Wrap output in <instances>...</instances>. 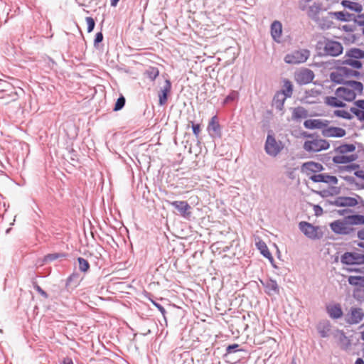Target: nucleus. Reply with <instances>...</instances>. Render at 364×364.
Listing matches in <instances>:
<instances>
[{"instance_id": "1", "label": "nucleus", "mask_w": 364, "mask_h": 364, "mask_svg": "<svg viewBox=\"0 0 364 364\" xmlns=\"http://www.w3.org/2000/svg\"><path fill=\"white\" fill-rule=\"evenodd\" d=\"M364 225V215H350L343 220H336L330 223L331 230L337 235H351L355 232L352 225Z\"/></svg>"}, {"instance_id": "2", "label": "nucleus", "mask_w": 364, "mask_h": 364, "mask_svg": "<svg viewBox=\"0 0 364 364\" xmlns=\"http://www.w3.org/2000/svg\"><path fill=\"white\" fill-rule=\"evenodd\" d=\"M299 228L304 235L311 240H320L323 232L319 226H314L311 223L301 221L299 223Z\"/></svg>"}, {"instance_id": "3", "label": "nucleus", "mask_w": 364, "mask_h": 364, "mask_svg": "<svg viewBox=\"0 0 364 364\" xmlns=\"http://www.w3.org/2000/svg\"><path fill=\"white\" fill-rule=\"evenodd\" d=\"M309 56L310 51L308 49H300L287 54L284 60L287 64H300L305 63Z\"/></svg>"}, {"instance_id": "4", "label": "nucleus", "mask_w": 364, "mask_h": 364, "mask_svg": "<svg viewBox=\"0 0 364 364\" xmlns=\"http://www.w3.org/2000/svg\"><path fill=\"white\" fill-rule=\"evenodd\" d=\"M329 146L330 144L326 140L318 139V136H316L311 140L306 141L303 148L308 152H318L322 150L328 149Z\"/></svg>"}, {"instance_id": "5", "label": "nucleus", "mask_w": 364, "mask_h": 364, "mask_svg": "<svg viewBox=\"0 0 364 364\" xmlns=\"http://www.w3.org/2000/svg\"><path fill=\"white\" fill-rule=\"evenodd\" d=\"M283 148L284 145L281 141H277L272 134H268L264 144V150L269 156H277Z\"/></svg>"}, {"instance_id": "6", "label": "nucleus", "mask_w": 364, "mask_h": 364, "mask_svg": "<svg viewBox=\"0 0 364 364\" xmlns=\"http://www.w3.org/2000/svg\"><path fill=\"white\" fill-rule=\"evenodd\" d=\"M324 55L338 56L342 53L343 48L341 43L326 39L324 42Z\"/></svg>"}, {"instance_id": "7", "label": "nucleus", "mask_w": 364, "mask_h": 364, "mask_svg": "<svg viewBox=\"0 0 364 364\" xmlns=\"http://www.w3.org/2000/svg\"><path fill=\"white\" fill-rule=\"evenodd\" d=\"M341 263L346 265L363 264L364 255L356 252H346L341 257Z\"/></svg>"}, {"instance_id": "8", "label": "nucleus", "mask_w": 364, "mask_h": 364, "mask_svg": "<svg viewBox=\"0 0 364 364\" xmlns=\"http://www.w3.org/2000/svg\"><path fill=\"white\" fill-rule=\"evenodd\" d=\"M324 170L323 165L318 162L307 161L301 166V172L309 177Z\"/></svg>"}, {"instance_id": "9", "label": "nucleus", "mask_w": 364, "mask_h": 364, "mask_svg": "<svg viewBox=\"0 0 364 364\" xmlns=\"http://www.w3.org/2000/svg\"><path fill=\"white\" fill-rule=\"evenodd\" d=\"M358 201L355 198L348 196H340L334 200H326L325 205H333L338 207H354L358 205Z\"/></svg>"}, {"instance_id": "10", "label": "nucleus", "mask_w": 364, "mask_h": 364, "mask_svg": "<svg viewBox=\"0 0 364 364\" xmlns=\"http://www.w3.org/2000/svg\"><path fill=\"white\" fill-rule=\"evenodd\" d=\"M103 254H106L105 249L98 243L92 244V262L100 269L105 264Z\"/></svg>"}, {"instance_id": "11", "label": "nucleus", "mask_w": 364, "mask_h": 364, "mask_svg": "<svg viewBox=\"0 0 364 364\" xmlns=\"http://www.w3.org/2000/svg\"><path fill=\"white\" fill-rule=\"evenodd\" d=\"M207 131L212 138H220L222 136L221 126L216 115L212 117L210 119L207 127Z\"/></svg>"}, {"instance_id": "12", "label": "nucleus", "mask_w": 364, "mask_h": 364, "mask_svg": "<svg viewBox=\"0 0 364 364\" xmlns=\"http://www.w3.org/2000/svg\"><path fill=\"white\" fill-rule=\"evenodd\" d=\"M364 318V311L361 308L351 307L347 315L346 322L349 324L359 323Z\"/></svg>"}, {"instance_id": "13", "label": "nucleus", "mask_w": 364, "mask_h": 364, "mask_svg": "<svg viewBox=\"0 0 364 364\" xmlns=\"http://www.w3.org/2000/svg\"><path fill=\"white\" fill-rule=\"evenodd\" d=\"M170 205L176 209L180 215L183 218H188L191 213L190 210L191 209V205L188 203L187 201L185 200H175L172 202H169Z\"/></svg>"}, {"instance_id": "14", "label": "nucleus", "mask_w": 364, "mask_h": 364, "mask_svg": "<svg viewBox=\"0 0 364 364\" xmlns=\"http://www.w3.org/2000/svg\"><path fill=\"white\" fill-rule=\"evenodd\" d=\"M171 82L170 80L166 79L165 80V84L163 86V87L161 88L159 92V105L160 106H163L166 104L168 100V96L171 92Z\"/></svg>"}, {"instance_id": "15", "label": "nucleus", "mask_w": 364, "mask_h": 364, "mask_svg": "<svg viewBox=\"0 0 364 364\" xmlns=\"http://www.w3.org/2000/svg\"><path fill=\"white\" fill-rule=\"evenodd\" d=\"M310 180L314 183H325L328 184H337L338 178L334 176H330L327 173L314 174L310 176Z\"/></svg>"}, {"instance_id": "16", "label": "nucleus", "mask_w": 364, "mask_h": 364, "mask_svg": "<svg viewBox=\"0 0 364 364\" xmlns=\"http://www.w3.org/2000/svg\"><path fill=\"white\" fill-rule=\"evenodd\" d=\"M314 78V73L310 69H304L297 73L296 79L301 85L310 83Z\"/></svg>"}, {"instance_id": "17", "label": "nucleus", "mask_w": 364, "mask_h": 364, "mask_svg": "<svg viewBox=\"0 0 364 364\" xmlns=\"http://www.w3.org/2000/svg\"><path fill=\"white\" fill-rule=\"evenodd\" d=\"M335 93L337 97L342 98L347 102H352L356 97V94L354 90L344 87L337 88Z\"/></svg>"}, {"instance_id": "18", "label": "nucleus", "mask_w": 364, "mask_h": 364, "mask_svg": "<svg viewBox=\"0 0 364 364\" xmlns=\"http://www.w3.org/2000/svg\"><path fill=\"white\" fill-rule=\"evenodd\" d=\"M346 133V130L340 127H326L322 129V135L325 137H343Z\"/></svg>"}, {"instance_id": "19", "label": "nucleus", "mask_w": 364, "mask_h": 364, "mask_svg": "<svg viewBox=\"0 0 364 364\" xmlns=\"http://www.w3.org/2000/svg\"><path fill=\"white\" fill-rule=\"evenodd\" d=\"M262 286L265 288V292L271 295L272 294H279V287L277 284L276 280L268 279L264 282L260 281Z\"/></svg>"}, {"instance_id": "20", "label": "nucleus", "mask_w": 364, "mask_h": 364, "mask_svg": "<svg viewBox=\"0 0 364 364\" xmlns=\"http://www.w3.org/2000/svg\"><path fill=\"white\" fill-rule=\"evenodd\" d=\"M328 122L321 119H307L304 122V126L306 129H322L327 127Z\"/></svg>"}, {"instance_id": "21", "label": "nucleus", "mask_w": 364, "mask_h": 364, "mask_svg": "<svg viewBox=\"0 0 364 364\" xmlns=\"http://www.w3.org/2000/svg\"><path fill=\"white\" fill-rule=\"evenodd\" d=\"M322 10V4L314 2L311 6L309 7L307 15L314 21H318V18L319 17L318 14Z\"/></svg>"}, {"instance_id": "22", "label": "nucleus", "mask_w": 364, "mask_h": 364, "mask_svg": "<svg viewBox=\"0 0 364 364\" xmlns=\"http://www.w3.org/2000/svg\"><path fill=\"white\" fill-rule=\"evenodd\" d=\"M282 33V25L281 22L274 21L271 25V35L272 38L277 42H280L279 38H281Z\"/></svg>"}, {"instance_id": "23", "label": "nucleus", "mask_w": 364, "mask_h": 364, "mask_svg": "<svg viewBox=\"0 0 364 364\" xmlns=\"http://www.w3.org/2000/svg\"><path fill=\"white\" fill-rule=\"evenodd\" d=\"M331 323L328 321H322L317 325V331L321 338L329 336L331 331Z\"/></svg>"}, {"instance_id": "24", "label": "nucleus", "mask_w": 364, "mask_h": 364, "mask_svg": "<svg viewBox=\"0 0 364 364\" xmlns=\"http://www.w3.org/2000/svg\"><path fill=\"white\" fill-rule=\"evenodd\" d=\"M68 256V254L65 252H54L46 255L42 259V265L49 262H52L56 259H61Z\"/></svg>"}, {"instance_id": "25", "label": "nucleus", "mask_w": 364, "mask_h": 364, "mask_svg": "<svg viewBox=\"0 0 364 364\" xmlns=\"http://www.w3.org/2000/svg\"><path fill=\"white\" fill-rule=\"evenodd\" d=\"M358 158L357 154H351L349 156H335L333 157V162L336 164H344L355 161Z\"/></svg>"}, {"instance_id": "26", "label": "nucleus", "mask_w": 364, "mask_h": 364, "mask_svg": "<svg viewBox=\"0 0 364 364\" xmlns=\"http://www.w3.org/2000/svg\"><path fill=\"white\" fill-rule=\"evenodd\" d=\"M328 15L331 17H335L338 20L343 22L350 21L352 20V17L354 18V15L348 12L344 11H331L328 12Z\"/></svg>"}, {"instance_id": "27", "label": "nucleus", "mask_w": 364, "mask_h": 364, "mask_svg": "<svg viewBox=\"0 0 364 364\" xmlns=\"http://www.w3.org/2000/svg\"><path fill=\"white\" fill-rule=\"evenodd\" d=\"M256 246L257 249L259 250L260 253L267 259H268L271 262L274 261V258L269 252L266 243L260 240L257 242H256Z\"/></svg>"}, {"instance_id": "28", "label": "nucleus", "mask_w": 364, "mask_h": 364, "mask_svg": "<svg viewBox=\"0 0 364 364\" xmlns=\"http://www.w3.org/2000/svg\"><path fill=\"white\" fill-rule=\"evenodd\" d=\"M327 312L332 318L337 319L343 316V311L340 304H334L327 307Z\"/></svg>"}, {"instance_id": "29", "label": "nucleus", "mask_w": 364, "mask_h": 364, "mask_svg": "<svg viewBox=\"0 0 364 364\" xmlns=\"http://www.w3.org/2000/svg\"><path fill=\"white\" fill-rule=\"evenodd\" d=\"M287 97L286 96L283 95L282 93L277 92L272 100V105L277 109V110H282L284 108V104Z\"/></svg>"}, {"instance_id": "30", "label": "nucleus", "mask_w": 364, "mask_h": 364, "mask_svg": "<svg viewBox=\"0 0 364 364\" xmlns=\"http://www.w3.org/2000/svg\"><path fill=\"white\" fill-rule=\"evenodd\" d=\"M332 17H331L328 14L327 16H323V17H318V21H315V22L318 25V26L321 28V29H329L330 28L332 27L333 23V21H331V18Z\"/></svg>"}, {"instance_id": "31", "label": "nucleus", "mask_w": 364, "mask_h": 364, "mask_svg": "<svg viewBox=\"0 0 364 364\" xmlns=\"http://www.w3.org/2000/svg\"><path fill=\"white\" fill-rule=\"evenodd\" d=\"M341 5L344 8H347L351 11H354L357 13H360L363 10V6L361 4L357 2L350 1L348 0H343L341 1Z\"/></svg>"}, {"instance_id": "32", "label": "nucleus", "mask_w": 364, "mask_h": 364, "mask_svg": "<svg viewBox=\"0 0 364 364\" xmlns=\"http://www.w3.org/2000/svg\"><path fill=\"white\" fill-rule=\"evenodd\" d=\"M80 275L77 272H73L66 279L65 287L68 290L70 288L73 289L78 285V278Z\"/></svg>"}, {"instance_id": "33", "label": "nucleus", "mask_w": 364, "mask_h": 364, "mask_svg": "<svg viewBox=\"0 0 364 364\" xmlns=\"http://www.w3.org/2000/svg\"><path fill=\"white\" fill-rule=\"evenodd\" d=\"M308 116L307 110L303 107H297L293 109L292 119L297 120L301 118H306Z\"/></svg>"}, {"instance_id": "34", "label": "nucleus", "mask_w": 364, "mask_h": 364, "mask_svg": "<svg viewBox=\"0 0 364 364\" xmlns=\"http://www.w3.org/2000/svg\"><path fill=\"white\" fill-rule=\"evenodd\" d=\"M279 92L282 93L286 97H291L293 94V85L289 80L285 79L284 80L283 88Z\"/></svg>"}, {"instance_id": "35", "label": "nucleus", "mask_w": 364, "mask_h": 364, "mask_svg": "<svg viewBox=\"0 0 364 364\" xmlns=\"http://www.w3.org/2000/svg\"><path fill=\"white\" fill-rule=\"evenodd\" d=\"M346 56L354 59H363L364 58V51L360 48H350L346 52Z\"/></svg>"}, {"instance_id": "36", "label": "nucleus", "mask_w": 364, "mask_h": 364, "mask_svg": "<svg viewBox=\"0 0 364 364\" xmlns=\"http://www.w3.org/2000/svg\"><path fill=\"white\" fill-rule=\"evenodd\" d=\"M325 102L328 105L333 107H345L346 106V104L344 103L342 101H340L338 100L336 97H326L325 98Z\"/></svg>"}, {"instance_id": "37", "label": "nucleus", "mask_w": 364, "mask_h": 364, "mask_svg": "<svg viewBox=\"0 0 364 364\" xmlns=\"http://www.w3.org/2000/svg\"><path fill=\"white\" fill-rule=\"evenodd\" d=\"M144 75L154 82L159 75V70L156 67L150 66L144 72Z\"/></svg>"}, {"instance_id": "38", "label": "nucleus", "mask_w": 364, "mask_h": 364, "mask_svg": "<svg viewBox=\"0 0 364 364\" xmlns=\"http://www.w3.org/2000/svg\"><path fill=\"white\" fill-rule=\"evenodd\" d=\"M339 72H341L343 75L346 77H359L361 76V73L357 70H352L347 67H339L338 68Z\"/></svg>"}, {"instance_id": "39", "label": "nucleus", "mask_w": 364, "mask_h": 364, "mask_svg": "<svg viewBox=\"0 0 364 364\" xmlns=\"http://www.w3.org/2000/svg\"><path fill=\"white\" fill-rule=\"evenodd\" d=\"M355 150V146L354 144H341L335 149V152L340 154H344L348 152H353Z\"/></svg>"}, {"instance_id": "40", "label": "nucleus", "mask_w": 364, "mask_h": 364, "mask_svg": "<svg viewBox=\"0 0 364 364\" xmlns=\"http://www.w3.org/2000/svg\"><path fill=\"white\" fill-rule=\"evenodd\" d=\"M344 75L341 72L338 73H331L330 77L332 82L338 84V85H346V83L348 80H345L343 77Z\"/></svg>"}, {"instance_id": "41", "label": "nucleus", "mask_w": 364, "mask_h": 364, "mask_svg": "<svg viewBox=\"0 0 364 364\" xmlns=\"http://www.w3.org/2000/svg\"><path fill=\"white\" fill-rule=\"evenodd\" d=\"M348 282L352 286L364 287V276H350Z\"/></svg>"}, {"instance_id": "42", "label": "nucleus", "mask_w": 364, "mask_h": 364, "mask_svg": "<svg viewBox=\"0 0 364 364\" xmlns=\"http://www.w3.org/2000/svg\"><path fill=\"white\" fill-rule=\"evenodd\" d=\"M347 86L351 87L353 90L358 91V92L361 95L363 90V85L362 82L355 80H348L346 83Z\"/></svg>"}, {"instance_id": "43", "label": "nucleus", "mask_w": 364, "mask_h": 364, "mask_svg": "<svg viewBox=\"0 0 364 364\" xmlns=\"http://www.w3.org/2000/svg\"><path fill=\"white\" fill-rule=\"evenodd\" d=\"M78 265H79V269L82 272H87L90 267L89 262L84 259L83 257H79L77 259Z\"/></svg>"}, {"instance_id": "44", "label": "nucleus", "mask_w": 364, "mask_h": 364, "mask_svg": "<svg viewBox=\"0 0 364 364\" xmlns=\"http://www.w3.org/2000/svg\"><path fill=\"white\" fill-rule=\"evenodd\" d=\"M343 180L347 181L349 184L354 185L355 186V188L358 190L360 189H364V184H360L356 181L354 177L346 176H341Z\"/></svg>"}, {"instance_id": "45", "label": "nucleus", "mask_w": 364, "mask_h": 364, "mask_svg": "<svg viewBox=\"0 0 364 364\" xmlns=\"http://www.w3.org/2000/svg\"><path fill=\"white\" fill-rule=\"evenodd\" d=\"M103 98L100 100L99 102V107L96 108V114H100L102 112V115L105 114V112L108 110L107 108H106L107 102L105 100V95H102Z\"/></svg>"}, {"instance_id": "46", "label": "nucleus", "mask_w": 364, "mask_h": 364, "mask_svg": "<svg viewBox=\"0 0 364 364\" xmlns=\"http://www.w3.org/2000/svg\"><path fill=\"white\" fill-rule=\"evenodd\" d=\"M342 64L343 65H350L354 68H356V69H360L362 68V63L358 60H353V59H351V58H348V59H346V60H344L342 63Z\"/></svg>"}, {"instance_id": "47", "label": "nucleus", "mask_w": 364, "mask_h": 364, "mask_svg": "<svg viewBox=\"0 0 364 364\" xmlns=\"http://www.w3.org/2000/svg\"><path fill=\"white\" fill-rule=\"evenodd\" d=\"M240 345L237 343L231 344L227 346L226 348V353L224 355L225 357L228 356L230 354L237 352V351H242V349L239 348Z\"/></svg>"}, {"instance_id": "48", "label": "nucleus", "mask_w": 364, "mask_h": 364, "mask_svg": "<svg viewBox=\"0 0 364 364\" xmlns=\"http://www.w3.org/2000/svg\"><path fill=\"white\" fill-rule=\"evenodd\" d=\"M126 99L123 95H120L119 97L117 100L115 102L114 107L113 108V111H119L121 110L125 105Z\"/></svg>"}, {"instance_id": "49", "label": "nucleus", "mask_w": 364, "mask_h": 364, "mask_svg": "<svg viewBox=\"0 0 364 364\" xmlns=\"http://www.w3.org/2000/svg\"><path fill=\"white\" fill-rule=\"evenodd\" d=\"M333 114L336 117H341L346 119H353V115H351L349 112L345 110L337 109L334 111Z\"/></svg>"}, {"instance_id": "50", "label": "nucleus", "mask_w": 364, "mask_h": 364, "mask_svg": "<svg viewBox=\"0 0 364 364\" xmlns=\"http://www.w3.org/2000/svg\"><path fill=\"white\" fill-rule=\"evenodd\" d=\"M350 111L355 114L360 121L364 122V111L355 107H351Z\"/></svg>"}, {"instance_id": "51", "label": "nucleus", "mask_w": 364, "mask_h": 364, "mask_svg": "<svg viewBox=\"0 0 364 364\" xmlns=\"http://www.w3.org/2000/svg\"><path fill=\"white\" fill-rule=\"evenodd\" d=\"M33 289L38 293L40 294L43 298L45 299H48V294H47V292L46 291H44L38 284L36 282H33Z\"/></svg>"}, {"instance_id": "52", "label": "nucleus", "mask_w": 364, "mask_h": 364, "mask_svg": "<svg viewBox=\"0 0 364 364\" xmlns=\"http://www.w3.org/2000/svg\"><path fill=\"white\" fill-rule=\"evenodd\" d=\"M360 165L357 164H352L350 165L343 166H340L339 169L341 171H351L352 170H357L359 169Z\"/></svg>"}, {"instance_id": "53", "label": "nucleus", "mask_w": 364, "mask_h": 364, "mask_svg": "<svg viewBox=\"0 0 364 364\" xmlns=\"http://www.w3.org/2000/svg\"><path fill=\"white\" fill-rule=\"evenodd\" d=\"M238 97V92L237 91H232L224 100V104L228 103L230 102L234 101L236 98Z\"/></svg>"}, {"instance_id": "54", "label": "nucleus", "mask_w": 364, "mask_h": 364, "mask_svg": "<svg viewBox=\"0 0 364 364\" xmlns=\"http://www.w3.org/2000/svg\"><path fill=\"white\" fill-rule=\"evenodd\" d=\"M150 301H151V303L153 304V305L154 306H156L158 310L161 313V314L163 315L164 319L166 320V309L164 308V306L162 305H161L160 304L157 303L156 301H154L153 299H150Z\"/></svg>"}, {"instance_id": "55", "label": "nucleus", "mask_w": 364, "mask_h": 364, "mask_svg": "<svg viewBox=\"0 0 364 364\" xmlns=\"http://www.w3.org/2000/svg\"><path fill=\"white\" fill-rule=\"evenodd\" d=\"M190 123H191L193 134L198 138L200 132V125L199 124H195L193 121H191Z\"/></svg>"}, {"instance_id": "56", "label": "nucleus", "mask_w": 364, "mask_h": 364, "mask_svg": "<svg viewBox=\"0 0 364 364\" xmlns=\"http://www.w3.org/2000/svg\"><path fill=\"white\" fill-rule=\"evenodd\" d=\"M103 40V34L102 32H98L96 33L95 40H94V45L95 47L99 46V43H101Z\"/></svg>"}, {"instance_id": "57", "label": "nucleus", "mask_w": 364, "mask_h": 364, "mask_svg": "<svg viewBox=\"0 0 364 364\" xmlns=\"http://www.w3.org/2000/svg\"><path fill=\"white\" fill-rule=\"evenodd\" d=\"M314 193L320 196L322 198H327L328 196H331V193L328 190H322V191H312Z\"/></svg>"}, {"instance_id": "58", "label": "nucleus", "mask_w": 364, "mask_h": 364, "mask_svg": "<svg viewBox=\"0 0 364 364\" xmlns=\"http://www.w3.org/2000/svg\"><path fill=\"white\" fill-rule=\"evenodd\" d=\"M341 188L337 186H331L329 188V192L331 193V196H337L341 193Z\"/></svg>"}, {"instance_id": "59", "label": "nucleus", "mask_w": 364, "mask_h": 364, "mask_svg": "<svg viewBox=\"0 0 364 364\" xmlns=\"http://www.w3.org/2000/svg\"><path fill=\"white\" fill-rule=\"evenodd\" d=\"M313 210L316 216H321L323 213V208L319 205H314Z\"/></svg>"}, {"instance_id": "60", "label": "nucleus", "mask_w": 364, "mask_h": 364, "mask_svg": "<svg viewBox=\"0 0 364 364\" xmlns=\"http://www.w3.org/2000/svg\"><path fill=\"white\" fill-rule=\"evenodd\" d=\"M354 105L358 109L364 111V100H358L355 101Z\"/></svg>"}, {"instance_id": "61", "label": "nucleus", "mask_w": 364, "mask_h": 364, "mask_svg": "<svg viewBox=\"0 0 364 364\" xmlns=\"http://www.w3.org/2000/svg\"><path fill=\"white\" fill-rule=\"evenodd\" d=\"M311 0H301L299 2V9L302 11H305L307 7V3L311 1Z\"/></svg>"}, {"instance_id": "62", "label": "nucleus", "mask_w": 364, "mask_h": 364, "mask_svg": "<svg viewBox=\"0 0 364 364\" xmlns=\"http://www.w3.org/2000/svg\"><path fill=\"white\" fill-rule=\"evenodd\" d=\"M85 21H86V23H87V31L88 33H91V28H92V26H91V16H87L85 18Z\"/></svg>"}, {"instance_id": "63", "label": "nucleus", "mask_w": 364, "mask_h": 364, "mask_svg": "<svg viewBox=\"0 0 364 364\" xmlns=\"http://www.w3.org/2000/svg\"><path fill=\"white\" fill-rule=\"evenodd\" d=\"M354 175L359 178H361V179H363L364 180V171H361V170H358L357 169L355 172H354Z\"/></svg>"}, {"instance_id": "64", "label": "nucleus", "mask_w": 364, "mask_h": 364, "mask_svg": "<svg viewBox=\"0 0 364 364\" xmlns=\"http://www.w3.org/2000/svg\"><path fill=\"white\" fill-rule=\"evenodd\" d=\"M61 364H74L71 358H64Z\"/></svg>"}]
</instances>
